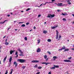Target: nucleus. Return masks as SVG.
<instances>
[{
	"label": "nucleus",
	"instance_id": "9b49d317",
	"mask_svg": "<svg viewBox=\"0 0 74 74\" xmlns=\"http://www.w3.org/2000/svg\"><path fill=\"white\" fill-rule=\"evenodd\" d=\"M41 51V50L40 49L38 48L37 50V52H40Z\"/></svg>",
	"mask_w": 74,
	"mask_h": 74
},
{
	"label": "nucleus",
	"instance_id": "f8f14e48",
	"mask_svg": "<svg viewBox=\"0 0 74 74\" xmlns=\"http://www.w3.org/2000/svg\"><path fill=\"white\" fill-rule=\"evenodd\" d=\"M15 55H17V56L16 57V58H17V57H18V52L17 51H16V52Z\"/></svg>",
	"mask_w": 74,
	"mask_h": 74
},
{
	"label": "nucleus",
	"instance_id": "864d4df0",
	"mask_svg": "<svg viewBox=\"0 0 74 74\" xmlns=\"http://www.w3.org/2000/svg\"><path fill=\"white\" fill-rule=\"evenodd\" d=\"M49 74H51V72H49Z\"/></svg>",
	"mask_w": 74,
	"mask_h": 74
},
{
	"label": "nucleus",
	"instance_id": "37998d69",
	"mask_svg": "<svg viewBox=\"0 0 74 74\" xmlns=\"http://www.w3.org/2000/svg\"><path fill=\"white\" fill-rule=\"evenodd\" d=\"M62 49H59L58 50V51H62Z\"/></svg>",
	"mask_w": 74,
	"mask_h": 74
},
{
	"label": "nucleus",
	"instance_id": "79ce46f5",
	"mask_svg": "<svg viewBox=\"0 0 74 74\" xmlns=\"http://www.w3.org/2000/svg\"><path fill=\"white\" fill-rule=\"evenodd\" d=\"M40 72H39L37 73L36 74H40Z\"/></svg>",
	"mask_w": 74,
	"mask_h": 74
},
{
	"label": "nucleus",
	"instance_id": "58836bf2",
	"mask_svg": "<svg viewBox=\"0 0 74 74\" xmlns=\"http://www.w3.org/2000/svg\"><path fill=\"white\" fill-rule=\"evenodd\" d=\"M37 67V65H36L34 66V67H35V68H36Z\"/></svg>",
	"mask_w": 74,
	"mask_h": 74
},
{
	"label": "nucleus",
	"instance_id": "bb28decb",
	"mask_svg": "<svg viewBox=\"0 0 74 74\" xmlns=\"http://www.w3.org/2000/svg\"><path fill=\"white\" fill-rule=\"evenodd\" d=\"M62 15H64V16H65V15H67V14L66 13H62Z\"/></svg>",
	"mask_w": 74,
	"mask_h": 74
},
{
	"label": "nucleus",
	"instance_id": "ea45409f",
	"mask_svg": "<svg viewBox=\"0 0 74 74\" xmlns=\"http://www.w3.org/2000/svg\"><path fill=\"white\" fill-rule=\"evenodd\" d=\"M73 47H74V45H73ZM71 49H72V50H73V51H74V48H72Z\"/></svg>",
	"mask_w": 74,
	"mask_h": 74
},
{
	"label": "nucleus",
	"instance_id": "338daca9",
	"mask_svg": "<svg viewBox=\"0 0 74 74\" xmlns=\"http://www.w3.org/2000/svg\"><path fill=\"white\" fill-rule=\"evenodd\" d=\"M73 24L74 23V21H73Z\"/></svg>",
	"mask_w": 74,
	"mask_h": 74
},
{
	"label": "nucleus",
	"instance_id": "a19ab883",
	"mask_svg": "<svg viewBox=\"0 0 74 74\" xmlns=\"http://www.w3.org/2000/svg\"><path fill=\"white\" fill-rule=\"evenodd\" d=\"M62 38V36H61V35H59V38Z\"/></svg>",
	"mask_w": 74,
	"mask_h": 74
},
{
	"label": "nucleus",
	"instance_id": "39448f33",
	"mask_svg": "<svg viewBox=\"0 0 74 74\" xmlns=\"http://www.w3.org/2000/svg\"><path fill=\"white\" fill-rule=\"evenodd\" d=\"M53 3V2H46L44 4L43 3H42V4H41L40 5V7H41V5H45L47 3Z\"/></svg>",
	"mask_w": 74,
	"mask_h": 74
},
{
	"label": "nucleus",
	"instance_id": "4c0bfd02",
	"mask_svg": "<svg viewBox=\"0 0 74 74\" xmlns=\"http://www.w3.org/2000/svg\"><path fill=\"white\" fill-rule=\"evenodd\" d=\"M30 10V9L29 8L27 9V10H26V11H29V10Z\"/></svg>",
	"mask_w": 74,
	"mask_h": 74
},
{
	"label": "nucleus",
	"instance_id": "bf43d9fd",
	"mask_svg": "<svg viewBox=\"0 0 74 74\" xmlns=\"http://www.w3.org/2000/svg\"><path fill=\"white\" fill-rule=\"evenodd\" d=\"M44 23H45V24H46V23H47L46 22H45Z\"/></svg>",
	"mask_w": 74,
	"mask_h": 74
},
{
	"label": "nucleus",
	"instance_id": "7ed1b4c3",
	"mask_svg": "<svg viewBox=\"0 0 74 74\" xmlns=\"http://www.w3.org/2000/svg\"><path fill=\"white\" fill-rule=\"evenodd\" d=\"M55 16V15L53 14V15H51V14H48V16H47V17L48 18H51V17L52 18H53V17H54V16Z\"/></svg>",
	"mask_w": 74,
	"mask_h": 74
},
{
	"label": "nucleus",
	"instance_id": "774afa93",
	"mask_svg": "<svg viewBox=\"0 0 74 74\" xmlns=\"http://www.w3.org/2000/svg\"><path fill=\"white\" fill-rule=\"evenodd\" d=\"M72 36H74L73 35H72Z\"/></svg>",
	"mask_w": 74,
	"mask_h": 74
},
{
	"label": "nucleus",
	"instance_id": "8fccbe9b",
	"mask_svg": "<svg viewBox=\"0 0 74 74\" xmlns=\"http://www.w3.org/2000/svg\"><path fill=\"white\" fill-rule=\"evenodd\" d=\"M54 1H55V0H52L51 1L53 2Z\"/></svg>",
	"mask_w": 74,
	"mask_h": 74
},
{
	"label": "nucleus",
	"instance_id": "6ab92c4d",
	"mask_svg": "<svg viewBox=\"0 0 74 74\" xmlns=\"http://www.w3.org/2000/svg\"><path fill=\"white\" fill-rule=\"evenodd\" d=\"M49 64V63H47L46 62H43L42 63V64H45L46 65H48V64Z\"/></svg>",
	"mask_w": 74,
	"mask_h": 74
},
{
	"label": "nucleus",
	"instance_id": "603ef678",
	"mask_svg": "<svg viewBox=\"0 0 74 74\" xmlns=\"http://www.w3.org/2000/svg\"><path fill=\"white\" fill-rule=\"evenodd\" d=\"M57 11H58V12H59L60 11V10H57Z\"/></svg>",
	"mask_w": 74,
	"mask_h": 74
},
{
	"label": "nucleus",
	"instance_id": "0eeeda50",
	"mask_svg": "<svg viewBox=\"0 0 74 74\" xmlns=\"http://www.w3.org/2000/svg\"><path fill=\"white\" fill-rule=\"evenodd\" d=\"M39 62V61L36 60H34L32 61V62L33 63H37Z\"/></svg>",
	"mask_w": 74,
	"mask_h": 74
},
{
	"label": "nucleus",
	"instance_id": "4d7b16f0",
	"mask_svg": "<svg viewBox=\"0 0 74 74\" xmlns=\"http://www.w3.org/2000/svg\"><path fill=\"white\" fill-rule=\"evenodd\" d=\"M48 60V58H47V59H46V61H47V60Z\"/></svg>",
	"mask_w": 74,
	"mask_h": 74
},
{
	"label": "nucleus",
	"instance_id": "4468645a",
	"mask_svg": "<svg viewBox=\"0 0 74 74\" xmlns=\"http://www.w3.org/2000/svg\"><path fill=\"white\" fill-rule=\"evenodd\" d=\"M69 51V49H65V50H64V52H65L66 51Z\"/></svg>",
	"mask_w": 74,
	"mask_h": 74
},
{
	"label": "nucleus",
	"instance_id": "c9c22d12",
	"mask_svg": "<svg viewBox=\"0 0 74 74\" xmlns=\"http://www.w3.org/2000/svg\"><path fill=\"white\" fill-rule=\"evenodd\" d=\"M63 20L64 21H66V19L65 18H63Z\"/></svg>",
	"mask_w": 74,
	"mask_h": 74
},
{
	"label": "nucleus",
	"instance_id": "1a4fd4ad",
	"mask_svg": "<svg viewBox=\"0 0 74 74\" xmlns=\"http://www.w3.org/2000/svg\"><path fill=\"white\" fill-rule=\"evenodd\" d=\"M58 27V26H54V27H51V29H55V28H56Z\"/></svg>",
	"mask_w": 74,
	"mask_h": 74
},
{
	"label": "nucleus",
	"instance_id": "69168bd1",
	"mask_svg": "<svg viewBox=\"0 0 74 74\" xmlns=\"http://www.w3.org/2000/svg\"><path fill=\"white\" fill-rule=\"evenodd\" d=\"M1 64V61H0V64Z\"/></svg>",
	"mask_w": 74,
	"mask_h": 74
},
{
	"label": "nucleus",
	"instance_id": "b1692460",
	"mask_svg": "<svg viewBox=\"0 0 74 74\" xmlns=\"http://www.w3.org/2000/svg\"><path fill=\"white\" fill-rule=\"evenodd\" d=\"M44 58L45 59H46L47 58V56L45 55L44 56Z\"/></svg>",
	"mask_w": 74,
	"mask_h": 74
},
{
	"label": "nucleus",
	"instance_id": "412c9836",
	"mask_svg": "<svg viewBox=\"0 0 74 74\" xmlns=\"http://www.w3.org/2000/svg\"><path fill=\"white\" fill-rule=\"evenodd\" d=\"M5 44L6 45H8V44H9V43L7 42H5Z\"/></svg>",
	"mask_w": 74,
	"mask_h": 74
},
{
	"label": "nucleus",
	"instance_id": "473e14b6",
	"mask_svg": "<svg viewBox=\"0 0 74 74\" xmlns=\"http://www.w3.org/2000/svg\"><path fill=\"white\" fill-rule=\"evenodd\" d=\"M50 69H53H53H55V67H53L52 68H51Z\"/></svg>",
	"mask_w": 74,
	"mask_h": 74
},
{
	"label": "nucleus",
	"instance_id": "c03bdc74",
	"mask_svg": "<svg viewBox=\"0 0 74 74\" xmlns=\"http://www.w3.org/2000/svg\"><path fill=\"white\" fill-rule=\"evenodd\" d=\"M40 16H41L40 14H39L38 15V17H40Z\"/></svg>",
	"mask_w": 74,
	"mask_h": 74
},
{
	"label": "nucleus",
	"instance_id": "f03ea898",
	"mask_svg": "<svg viewBox=\"0 0 74 74\" xmlns=\"http://www.w3.org/2000/svg\"><path fill=\"white\" fill-rule=\"evenodd\" d=\"M18 50L19 51L20 53L21 54H19V56H23V52L21 51L20 49H18Z\"/></svg>",
	"mask_w": 74,
	"mask_h": 74
},
{
	"label": "nucleus",
	"instance_id": "6e6552de",
	"mask_svg": "<svg viewBox=\"0 0 74 74\" xmlns=\"http://www.w3.org/2000/svg\"><path fill=\"white\" fill-rule=\"evenodd\" d=\"M13 64L14 65H15V67H17V66L18 65V63H17L16 62V61H15L13 63Z\"/></svg>",
	"mask_w": 74,
	"mask_h": 74
},
{
	"label": "nucleus",
	"instance_id": "f3484780",
	"mask_svg": "<svg viewBox=\"0 0 74 74\" xmlns=\"http://www.w3.org/2000/svg\"><path fill=\"white\" fill-rule=\"evenodd\" d=\"M14 51H12V50H11L10 51V55H12V53H13V52H14Z\"/></svg>",
	"mask_w": 74,
	"mask_h": 74
},
{
	"label": "nucleus",
	"instance_id": "e2e57ef3",
	"mask_svg": "<svg viewBox=\"0 0 74 74\" xmlns=\"http://www.w3.org/2000/svg\"><path fill=\"white\" fill-rule=\"evenodd\" d=\"M21 12H23V11H21Z\"/></svg>",
	"mask_w": 74,
	"mask_h": 74
},
{
	"label": "nucleus",
	"instance_id": "052dcab7",
	"mask_svg": "<svg viewBox=\"0 0 74 74\" xmlns=\"http://www.w3.org/2000/svg\"><path fill=\"white\" fill-rule=\"evenodd\" d=\"M16 22V21H14V23H15Z\"/></svg>",
	"mask_w": 74,
	"mask_h": 74
},
{
	"label": "nucleus",
	"instance_id": "9d476101",
	"mask_svg": "<svg viewBox=\"0 0 74 74\" xmlns=\"http://www.w3.org/2000/svg\"><path fill=\"white\" fill-rule=\"evenodd\" d=\"M57 58V57L56 56H54L53 57V59H54L52 60H55V59H56Z\"/></svg>",
	"mask_w": 74,
	"mask_h": 74
},
{
	"label": "nucleus",
	"instance_id": "ddd939ff",
	"mask_svg": "<svg viewBox=\"0 0 74 74\" xmlns=\"http://www.w3.org/2000/svg\"><path fill=\"white\" fill-rule=\"evenodd\" d=\"M12 60V56H11L10 58L9 59V62H11Z\"/></svg>",
	"mask_w": 74,
	"mask_h": 74
},
{
	"label": "nucleus",
	"instance_id": "5fc2aeb1",
	"mask_svg": "<svg viewBox=\"0 0 74 74\" xmlns=\"http://www.w3.org/2000/svg\"><path fill=\"white\" fill-rule=\"evenodd\" d=\"M7 39H6L5 40V42H7Z\"/></svg>",
	"mask_w": 74,
	"mask_h": 74
},
{
	"label": "nucleus",
	"instance_id": "7c9ffc66",
	"mask_svg": "<svg viewBox=\"0 0 74 74\" xmlns=\"http://www.w3.org/2000/svg\"><path fill=\"white\" fill-rule=\"evenodd\" d=\"M42 69V67L41 66H39L38 67V69Z\"/></svg>",
	"mask_w": 74,
	"mask_h": 74
},
{
	"label": "nucleus",
	"instance_id": "423d86ee",
	"mask_svg": "<svg viewBox=\"0 0 74 74\" xmlns=\"http://www.w3.org/2000/svg\"><path fill=\"white\" fill-rule=\"evenodd\" d=\"M64 62H71V60H64Z\"/></svg>",
	"mask_w": 74,
	"mask_h": 74
},
{
	"label": "nucleus",
	"instance_id": "a18cd8bd",
	"mask_svg": "<svg viewBox=\"0 0 74 74\" xmlns=\"http://www.w3.org/2000/svg\"><path fill=\"white\" fill-rule=\"evenodd\" d=\"M36 27L34 26V29H36Z\"/></svg>",
	"mask_w": 74,
	"mask_h": 74
},
{
	"label": "nucleus",
	"instance_id": "2f4dec72",
	"mask_svg": "<svg viewBox=\"0 0 74 74\" xmlns=\"http://www.w3.org/2000/svg\"><path fill=\"white\" fill-rule=\"evenodd\" d=\"M71 58H72L71 57H70L68 59L69 60H71Z\"/></svg>",
	"mask_w": 74,
	"mask_h": 74
},
{
	"label": "nucleus",
	"instance_id": "aec40b11",
	"mask_svg": "<svg viewBox=\"0 0 74 74\" xmlns=\"http://www.w3.org/2000/svg\"><path fill=\"white\" fill-rule=\"evenodd\" d=\"M58 6H62V5H62V4H63V3H58Z\"/></svg>",
	"mask_w": 74,
	"mask_h": 74
},
{
	"label": "nucleus",
	"instance_id": "13d9d810",
	"mask_svg": "<svg viewBox=\"0 0 74 74\" xmlns=\"http://www.w3.org/2000/svg\"><path fill=\"white\" fill-rule=\"evenodd\" d=\"M23 22H20L19 23H23Z\"/></svg>",
	"mask_w": 74,
	"mask_h": 74
},
{
	"label": "nucleus",
	"instance_id": "6e6d98bb",
	"mask_svg": "<svg viewBox=\"0 0 74 74\" xmlns=\"http://www.w3.org/2000/svg\"><path fill=\"white\" fill-rule=\"evenodd\" d=\"M8 16L9 17V16H10V14L8 15Z\"/></svg>",
	"mask_w": 74,
	"mask_h": 74
},
{
	"label": "nucleus",
	"instance_id": "3c124183",
	"mask_svg": "<svg viewBox=\"0 0 74 74\" xmlns=\"http://www.w3.org/2000/svg\"><path fill=\"white\" fill-rule=\"evenodd\" d=\"M72 16H73L74 17V14H72Z\"/></svg>",
	"mask_w": 74,
	"mask_h": 74
},
{
	"label": "nucleus",
	"instance_id": "f704fd0d",
	"mask_svg": "<svg viewBox=\"0 0 74 74\" xmlns=\"http://www.w3.org/2000/svg\"><path fill=\"white\" fill-rule=\"evenodd\" d=\"M24 39L25 40H27V37H25V38Z\"/></svg>",
	"mask_w": 74,
	"mask_h": 74
},
{
	"label": "nucleus",
	"instance_id": "e433bc0d",
	"mask_svg": "<svg viewBox=\"0 0 74 74\" xmlns=\"http://www.w3.org/2000/svg\"><path fill=\"white\" fill-rule=\"evenodd\" d=\"M8 74V71L6 70V72L5 74Z\"/></svg>",
	"mask_w": 74,
	"mask_h": 74
},
{
	"label": "nucleus",
	"instance_id": "5701e85b",
	"mask_svg": "<svg viewBox=\"0 0 74 74\" xmlns=\"http://www.w3.org/2000/svg\"><path fill=\"white\" fill-rule=\"evenodd\" d=\"M43 33L44 34H46L47 33V31L44 30L43 32Z\"/></svg>",
	"mask_w": 74,
	"mask_h": 74
},
{
	"label": "nucleus",
	"instance_id": "0e129e2a",
	"mask_svg": "<svg viewBox=\"0 0 74 74\" xmlns=\"http://www.w3.org/2000/svg\"><path fill=\"white\" fill-rule=\"evenodd\" d=\"M32 29L30 30V32H31V31H32Z\"/></svg>",
	"mask_w": 74,
	"mask_h": 74
},
{
	"label": "nucleus",
	"instance_id": "c756f323",
	"mask_svg": "<svg viewBox=\"0 0 74 74\" xmlns=\"http://www.w3.org/2000/svg\"><path fill=\"white\" fill-rule=\"evenodd\" d=\"M54 66L55 67H56V68H58L59 67L58 66H56V65H54Z\"/></svg>",
	"mask_w": 74,
	"mask_h": 74
},
{
	"label": "nucleus",
	"instance_id": "393cba45",
	"mask_svg": "<svg viewBox=\"0 0 74 74\" xmlns=\"http://www.w3.org/2000/svg\"><path fill=\"white\" fill-rule=\"evenodd\" d=\"M13 69H11L10 71H11L10 73V74H12V71H13Z\"/></svg>",
	"mask_w": 74,
	"mask_h": 74
},
{
	"label": "nucleus",
	"instance_id": "2eb2a0df",
	"mask_svg": "<svg viewBox=\"0 0 74 74\" xmlns=\"http://www.w3.org/2000/svg\"><path fill=\"white\" fill-rule=\"evenodd\" d=\"M6 21H7V20H5L3 22H0V23L1 24H3V23H4L5 22H6Z\"/></svg>",
	"mask_w": 74,
	"mask_h": 74
},
{
	"label": "nucleus",
	"instance_id": "49530a36",
	"mask_svg": "<svg viewBox=\"0 0 74 74\" xmlns=\"http://www.w3.org/2000/svg\"><path fill=\"white\" fill-rule=\"evenodd\" d=\"M48 53H49V54L50 55H51V53H50V52L48 51Z\"/></svg>",
	"mask_w": 74,
	"mask_h": 74
},
{
	"label": "nucleus",
	"instance_id": "4be33fe9",
	"mask_svg": "<svg viewBox=\"0 0 74 74\" xmlns=\"http://www.w3.org/2000/svg\"><path fill=\"white\" fill-rule=\"evenodd\" d=\"M67 1L68 2V4H71V3L69 0H68V1Z\"/></svg>",
	"mask_w": 74,
	"mask_h": 74
},
{
	"label": "nucleus",
	"instance_id": "de8ad7c7",
	"mask_svg": "<svg viewBox=\"0 0 74 74\" xmlns=\"http://www.w3.org/2000/svg\"><path fill=\"white\" fill-rule=\"evenodd\" d=\"M29 23H26V25H29Z\"/></svg>",
	"mask_w": 74,
	"mask_h": 74
},
{
	"label": "nucleus",
	"instance_id": "20e7f679",
	"mask_svg": "<svg viewBox=\"0 0 74 74\" xmlns=\"http://www.w3.org/2000/svg\"><path fill=\"white\" fill-rule=\"evenodd\" d=\"M56 39H58V37H59V32H58V31L57 30L56 31Z\"/></svg>",
	"mask_w": 74,
	"mask_h": 74
},
{
	"label": "nucleus",
	"instance_id": "a878e982",
	"mask_svg": "<svg viewBox=\"0 0 74 74\" xmlns=\"http://www.w3.org/2000/svg\"><path fill=\"white\" fill-rule=\"evenodd\" d=\"M37 41H38V44H39V43H40V40L39 39L37 40Z\"/></svg>",
	"mask_w": 74,
	"mask_h": 74
},
{
	"label": "nucleus",
	"instance_id": "dca6fc26",
	"mask_svg": "<svg viewBox=\"0 0 74 74\" xmlns=\"http://www.w3.org/2000/svg\"><path fill=\"white\" fill-rule=\"evenodd\" d=\"M62 49H66V47L64 46H63V47L62 48Z\"/></svg>",
	"mask_w": 74,
	"mask_h": 74
},
{
	"label": "nucleus",
	"instance_id": "f257e3e1",
	"mask_svg": "<svg viewBox=\"0 0 74 74\" xmlns=\"http://www.w3.org/2000/svg\"><path fill=\"white\" fill-rule=\"evenodd\" d=\"M17 60L18 62H20V63H24V62H26V60L24 59H20Z\"/></svg>",
	"mask_w": 74,
	"mask_h": 74
},
{
	"label": "nucleus",
	"instance_id": "09e8293b",
	"mask_svg": "<svg viewBox=\"0 0 74 74\" xmlns=\"http://www.w3.org/2000/svg\"><path fill=\"white\" fill-rule=\"evenodd\" d=\"M6 37V36H4L3 37V38H5V37Z\"/></svg>",
	"mask_w": 74,
	"mask_h": 74
},
{
	"label": "nucleus",
	"instance_id": "a211bd4d",
	"mask_svg": "<svg viewBox=\"0 0 74 74\" xmlns=\"http://www.w3.org/2000/svg\"><path fill=\"white\" fill-rule=\"evenodd\" d=\"M6 59H7V56H6L5 58L3 59V62H5V61L6 60Z\"/></svg>",
	"mask_w": 74,
	"mask_h": 74
},
{
	"label": "nucleus",
	"instance_id": "cd10ccee",
	"mask_svg": "<svg viewBox=\"0 0 74 74\" xmlns=\"http://www.w3.org/2000/svg\"><path fill=\"white\" fill-rule=\"evenodd\" d=\"M47 41H48V42H51V40L49 39H48L47 40Z\"/></svg>",
	"mask_w": 74,
	"mask_h": 74
},
{
	"label": "nucleus",
	"instance_id": "72a5a7b5",
	"mask_svg": "<svg viewBox=\"0 0 74 74\" xmlns=\"http://www.w3.org/2000/svg\"><path fill=\"white\" fill-rule=\"evenodd\" d=\"M25 67H26V66H25L22 67V68L23 69H25Z\"/></svg>",
	"mask_w": 74,
	"mask_h": 74
},
{
	"label": "nucleus",
	"instance_id": "c85d7f7f",
	"mask_svg": "<svg viewBox=\"0 0 74 74\" xmlns=\"http://www.w3.org/2000/svg\"><path fill=\"white\" fill-rule=\"evenodd\" d=\"M21 27H25V25L22 24L21 26Z\"/></svg>",
	"mask_w": 74,
	"mask_h": 74
},
{
	"label": "nucleus",
	"instance_id": "680f3d73",
	"mask_svg": "<svg viewBox=\"0 0 74 74\" xmlns=\"http://www.w3.org/2000/svg\"><path fill=\"white\" fill-rule=\"evenodd\" d=\"M17 29H15V30H16H16H17Z\"/></svg>",
	"mask_w": 74,
	"mask_h": 74
}]
</instances>
